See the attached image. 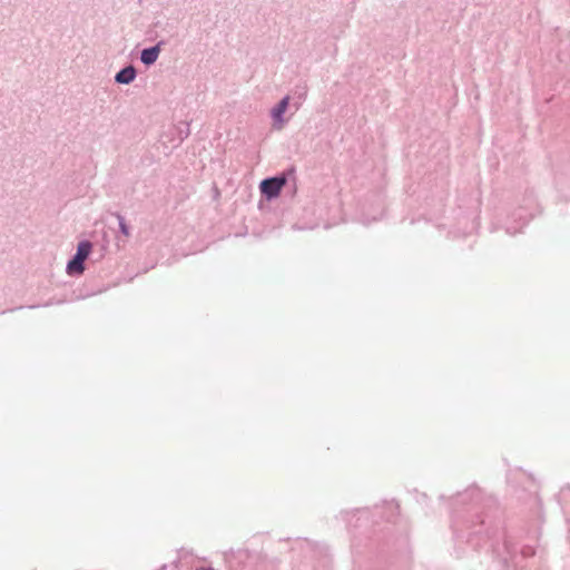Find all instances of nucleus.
Instances as JSON below:
<instances>
[{
  "label": "nucleus",
  "mask_w": 570,
  "mask_h": 570,
  "mask_svg": "<svg viewBox=\"0 0 570 570\" xmlns=\"http://www.w3.org/2000/svg\"><path fill=\"white\" fill-rule=\"evenodd\" d=\"M306 96H307V87H306V85H298V86L295 87V90H294V94H293V98H294L293 106L295 107L296 110L299 109V107L302 106L303 101L306 99Z\"/></svg>",
  "instance_id": "10"
},
{
  "label": "nucleus",
  "mask_w": 570,
  "mask_h": 570,
  "mask_svg": "<svg viewBox=\"0 0 570 570\" xmlns=\"http://www.w3.org/2000/svg\"><path fill=\"white\" fill-rule=\"evenodd\" d=\"M136 77V67L132 63H127L116 72L114 81L117 85H130L135 81Z\"/></svg>",
  "instance_id": "6"
},
{
  "label": "nucleus",
  "mask_w": 570,
  "mask_h": 570,
  "mask_svg": "<svg viewBox=\"0 0 570 570\" xmlns=\"http://www.w3.org/2000/svg\"><path fill=\"white\" fill-rule=\"evenodd\" d=\"M115 216L118 220L119 233L128 237L130 235V227L127 224L125 217L120 213H116Z\"/></svg>",
  "instance_id": "12"
},
{
  "label": "nucleus",
  "mask_w": 570,
  "mask_h": 570,
  "mask_svg": "<svg viewBox=\"0 0 570 570\" xmlns=\"http://www.w3.org/2000/svg\"><path fill=\"white\" fill-rule=\"evenodd\" d=\"M165 43H166L165 40H159L154 46H149V47L144 48L140 51V56H139V59H140L141 63H144L145 67H147V68H149L153 65H155V62L159 58V55H160L161 49L165 46Z\"/></svg>",
  "instance_id": "4"
},
{
  "label": "nucleus",
  "mask_w": 570,
  "mask_h": 570,
  "mask_svg": "<svg viewBox=\"0 0 570 570\" xmlns=\"http://www.w3.org/2000/svg\"><path fill=\"white\" fill-rule=\"evenodd\" d=\"M357 511H358V509L353 510V512H357ZM351 513H352V511H351ZM341 514L347 515V514H350V511H342Z\"/></svg>",
  "instance_id": "14"
},
{
  "label": "nucleus",
  "mask_w": 570,
  "mask_h": 570,
  "mask_svg": "<svg viewBox=\"0 0 570 570\" xmlns=\"http://www.w3.org/2000/svg\"><path fill=\"white\" fill-rule=\"evenodd\" d=\"M175 131L178 139L177 145H180L190 134L189 122H181L180 126L175 128Z\"/></svg>",
  "instance_id": "11"
},
{
  "label": "nucleus",
  "mask_w": 570,
  "mask_h": 570,
  "mask_svg": "<svg viewBox=\"0 0 570 570\" xmlns=\"http://www.w3.org/2000/svg\"><path fill=\"white\" fill-rule=\"evenodd\" d=\"M452 499L463 504L470 501L480 502L482 510L474 515L475 522L473 521V528L478 527V529H473V533L485 534L488 538H494L497 535L500 524V508L494 497H483L481 489L474 487L459 492L456 497Z\"/></svg>",
  "instance_id": "1"
},
{
  "label": "nucleus",
  "mask_w": 570,
  "mask_h": 570,
  "mask_svg": "<svg viewBox=\"0 0 570 570\" xmlns=\"http://www.w3.org/2000/svg\"><path fill=\"white\" fill-rule=\"evenodd\" d=\"M564 490H570V484L567 483L564 487H562L561 491H564Z\"/></svg>",
  "instance_id": "16"
},
{
  "label": "nucleus",
  "mask_w": 570,
  "mask_h": 570,
  "mask_svg": "<svg viewBox=\"0 0 570 570\" xmlns=\"http://www.w3.org/2000/svg\"><path fill=\"white\" fill-rule=\"evenodd\" d=\"M196 570H214V568L213 567H200Z\"/></svg>",
  "instance_id": "15"
},
{
  "label": "nucleus",
  "mask_w": 570,
  "mask_h": 570,
  "mask_svg": "<svg viewBox=\"0 0 570 570\" xmlns=\"http://www.w3.org/2000/svg\"><path fill=\"white\" fill-rule=\"evenodd\" d=\"M521 553L524 558H530V557H533L535 554V550L533 547L531 546H524L521 550Z\"/></svg>",
  "instance_id": "13"
},
{
  "label": "nucleus",
  "mask_w": 570,
  "mask_h": 570,
  "mask_svg": "<svg viewBox=\"0 0 570 570\" xmlns=\"http://www.w3.org/2000/svg\"><path fill=\"white\" fill-rule=\"evenodd\" d=\"M85 259L72 255L66 265V273L71 277H78L83 274L86 269Z\"/></svg>",
  "instance_id": "7"
},
{
  "label": "nucleus",
  "mask_w": 570,
  "mask_h": 570,
  "mask_svg": "<svg viewBox=\"0 0 570 570\" xmlns=\"http://www.w3.org/2000/svg\"><path fill=\"white\" fill-rule=\"evenodd\" d=\"M522 209H519L518 212L513 213L514 222H518V226H510L507 225L505 232L509 235H515L517 233H520L522 228L529 223L530 217L522 214Z\"/></svg>",
  "instance_id": "8"
},
{
  "label": "nucleus",
  "mask_w": 570,
  "mask_h": 570,
  "mask_svg": "<svg viewBox=\"0 0 570 570\" xmlns=\"http://www.w3.org/2000/svg\"><path fill=\"white\" fill-rule=\"evenodd\" d=\"M259 191L263 199L266 202H273L277 199L282 191L277 187V185L271 179V177H266L259 183Z\"/></svg>",
  "instance_id": "5"
},
{
  "label": "nucleus",
  "mask_w": 570,
  "mask_h": 570,
  "mask_svg": "<svg viewBox=\"0 0 570 570\" xmlns=\"http://www.w3.org/2000/svg\"><path fill=\"white\" fill-rule=\"evenodd\" d=\"M91 252L92 243L88 239H81L78 242L76 253L73 255L86 261L90 256Z\"/></svg>",
  "instance_id": "9"
},
{
  "label": "nucleus",
  "mask_w": 570,
  "mask_h": 570,
  "mask_svg": "<svg viewBox=\"0 0 570 570\" xmlns=\"http://www.w3.org/2000/svg\"><path fill=\"white\" fill-rule=\"evenodd\" d=\"M296 167L294 165L287 167L285 170L274 175L269 176L271 179L277 185L279 190L282 191L284 187L287 186L288 181H293L292 187V194L294 195L296 193L297 186H296Z\"/></svg>",
  "instance_id": "3"
},
{
  "label": "nucleus",
  "mask_w": 570,
  "mask_h": 570,
  "mask_svg": "<svg viewBox=\"0 0 570 570\" xmlns=\"http://www.w3.org/2000/svg\"><path fill=\"white\" fill-rule=\"evenodd\" d=\"M291 98L289 95H285L269 110L272 127L276 130L283 129L287 122L285 114L291 105Z\"/></svg>",
  "instance_id": "2"
}]
</instances>
